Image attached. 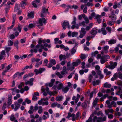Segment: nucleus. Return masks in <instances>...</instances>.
<instances>
[{
	"mask_svg": "<svg viewBox=\"0 0 122 122\" xmlns=\"http://www.w3.org/2000/svg\"><path fill=\"white\" fill-rule=\"evenodd\" d=\"M106 116H104L103 118L102 117H97V116H95L92 119L93 121L95 122L96 121V122H103L106 121Z\"/></svg>",
	"mask_w": 122,
	"mask_h": 122,
	"instance_id": "1",
	"label": "nucleus"
},
{
	"mask_svg": "<svg viewBox=\"0 0 122 122\" xmlns=\"http://www.w3.org/2000/svg\"><path fill=\"white\" fill-rule=\"evenodd\" d=\"M117 65V62H111L110 63V65L106 66V67L107 68L112 70L115 68Z\"/></svg>",
	"mask_w": 122,
	"mask_h": 122,
	"instance_id": "2",
	"label": "nucleus"
},
{
	"mask_svg": "<svg viewBox=\"0 0 122 122\" xmlns=\"http://www.w3.org/2000/svg\"><path fill=\"white\" fill-rule=\"evenodd\" d=\"M81 62V61L79 59L78 60L76 61L73 62L71 64V71H72L74 69L75 66H77V65Z\"/></svg>",
	"mask_w": 122,
	"mask_h": 122,
	"instance_id": "3",
	"label": "nucleus"
},
{
	"mask_svg": "<svg viewBox=\"0 0 122 122\" xmlns=\"http://www.w3.org/2000/svg\"><path fill=\"white\" fill-rule=\"evenodd\" d=\"M106 103L108 105L107 106V107L109 108H110L112 107V105H113L114 107H115L117 105L116 103L114 101L112 102L110 104H109L110 102L109 100L107 101L106 102Z\"/></svg>",
	"mask_w": 122,
	"mask_h": 122,
	"instance_id": "4",
	"label": "nucleus"
},
{
	"mask_svg": "<svg viewBox=\"0 0 122 122\" xmlns=\"http://www.w3.org/2000/svg\"><path fill=\"white\" fill-rule=\"evenodd\" d=\"M45 70V68H40L39 70L36 69L34 71L36 75L38 74L39 73H41L42 72Z\"/></svg>",
	"mask_w": 122,
	"mask_h": 122,
	"instance_id": "5",
	"label": "nucleus"
},
{
	"mask_svg": "<svg viewBox=\"0 0 122 122\" xmlns=\"http://www.w3.org/2000/svg\"><path fill=\"white\" fill-rule=\"evenodd\" d=\"M75 114L74 113L71 114L70 112H69L68 113V115L66 117V118L69 119L71 117H72V120L73 121H74L75 120Z\"/></svg>",
	"mask_w": 122,
	"mask_h": 122,
	"instance_id": "6",
	"label": "nucleus"
},
{
	"mask_svg": "<svg viewBox=\"0 0 122 122\" xmlns=\"http://www.w3.org/2000/svg\"><path fill=\"white\" fill-rule=\"evenodd\" d=\"M39 23L40 25L42 26L43 25V23H45L46 22V20L44 18L40 19L39 20Z\"/></svg>",
	"mask_w": 122,
	"mask_h": 122,
	"instance_id": "7",
	"label": "nucleus"
},
{
	"mask_svg": "<svg viewBox=\"0 0 122 122\" xmlns=\"http://www.w3.org/2000/svg\"><path fill=\"white\" fill-rule=\"evenodd\" d=\"M12 98V95H10L8 96V105H10L11 104L12 101H11Z\"/></svg>",
	"mask_w": 122,
	"mask_h": 122,
	"instance_id": "8",
	"label": "nucleus"
},
{
	"mask_svg": "<svg viewBox=\"0 0 122 122\" xmlns=\"http://www.w3.org/2000/svg\"><path fill=\"white\" fill-rule=\"evenodd\" d=\"M55 79H51V82L48 84V85L47 84H46V85L47 86L48 85L50 87H52L54 84V83L55 81Z\"/></svg>",
	"mask_w": 122,
	"mask_h": 122,
	"instance_id": "9",
	"label": "nucleus"
},
{
	"mask_svg": "<svg viewBox=\"0 0 122 122\" xmlns=\"http://www.w3.org/2000/svg\"><path fill=\"white\" fill-rule=\"evenodd\" d=\"M66 68L65 66H64L63 68L62 71L61 72V73L62 75H64L65 73H67Z\"/></svg>",
	"mask_w": 122,
	"mask_h": 122,
	"instance_id": "10",
	"label": "nucleus"
},
{
	"mask_svg": "<svg viewBox=\"0 0 122 122\" xmlns=\"http://www.w3.org/2000/svg\"><path fill=\"white\" fill-rule=\"evenodd\" d=\"M105 111L106 114L107 115L109 112L112 113L114 112V111L111 108L105 110Z\"/></svg>",
	"mask_w": 122,
	"mask_h": 122,
	"instance_id": "11",
	"label": "nucleus"
},
{
	"mask_svg": "<svg viewBox=\"0 0 122 122\" xmlns=\"http://www.w3.org/2000/svg\"><path fill=\"white\" fill-rule=\"evenodd\" d=\"M15 119V117H14L13 114L10 117V119L11 121H14V122H18L17 120Z\"/></svg>",
	"mask_w": 122,
	"mask_h": 122,
	"instance_id": "12",
	"label": "nucleus"
},
{
	"mask_svg": "<svg viewBox=\"0 0 122 122\" xmlns=\"http://www.w3.org/2000/svg\"><path fill=\"white\" fill-rule=\"evenodd\" d=\"M63 86V84L61 82L59 83L57 86V88L58 90H59L62 89Z\"/></svg>",
	"mask_w": 122,
	"mask_h": 122,
	"instance_id": "13",
	"label": "nucleus"
},
{
	"mask_svg": "<svg viewBox=\"0 0 122 122\" xmlns=\"http://www.w3.org/2000/svg\"><path fill=\"white\" fill-rule=\"evenodd\" d=\"M69 88L67 86L65 87L62 88V90L64 93H66L68 91Z\"/></svg>",
	"mask_w": 122,
	"mask_h": 122,
	"instance_id": "14",
	"label": "nucleus"
},
{
	"mask_svg": "<svg viewBox=\"0 0 122 122\" xmlns=\"http://www.w3.org/2000/svg\"><path fill=\"white\" fill-rule=\"evenodd\" d=\"M101 16L99 15H97L95 16V18L97 19V21L99 23H100L101 22V20L100 19Z\"/></svg>",
	"mask_w": 122,
	"mask_h": 122,
	"instance_id": "15",
	"label": "nucleus"
},
{
	"mask_svg": "<svg viewBox=\"0 0 122 122\" xmlns=\"http://www.w3.org/2000/svg\"><path fill=\"white\" fill-rule=\"evenodd\" d=\"M107 61V60H105L104 56L101 57L100 60V62L101 64H103L104 63Z\"/></svg>",
	"mask_w": 122,
	"mask_h": 122,
	"instance_id": "16",
	"label": "nucleus"
},
{
	"mask_svg": "<svg viewBox=\"0 0 122 122\" xmlns=\"http://www.w3.org/2000/svg\"><path fill=\"white\" fill-rule=\"evenodd\" d=\"M59 58L60 61H61L63 59L65 60L66 58V57L65 55H60L59 56Z\"/></svg>",
	"mask_w": 122,
	"mask_h": 122,
	"instance_id": "17",
	"label": "nucleus"
},
{
	"mask_svg": "<svg viewBox=\"0 0 122 122\" xmlns=\"http://www.w3.org/2000/svg\"><path fill=\"white\" fill-rule=\"evenodd\" d=\"M63 98V97L62 96H58L56 98V101H57L60 102L62 100Z\"/></svg>",
	"mask_w": 122,
	"mask_h": 122,
	"instance_id": "18",
	"label": "nucleus"
},
{
	"mask_svg": "<svg viewBox=\"0 0 122 122\" xmlns=\"http://www.w3.org/2000/svg\"><path fill=\"white\" fill-rule=\"evenodd\" d=\"M104 72L107 75H109L111 74V72L108 71L107 69H104Z\"/></svg>",
	"mask_w": 122,
	"mask_h": 122,
	"instance_id": "19",
	"label": "nucleus"
},
{
	"mask_svg": "<svg viewBox=\"0 0 122 122\" xmlns=\"http://www.w3.org/2000/svg\"><path fill=\"white\" fill-rule=\"evenodd\" d=\"M69 25V23L67 22H64L62 25V26L64 30L66 29V26H67Z\"/></svg>",
	"mask_w": 122,
	"mask_h": 122,
	"instance_id": "20",
	"label": "nucleus"
},
{
	"mask_svg": "<svg viewBox=\"0 0 122 122\" xmlns=\"http://www.w3.org/2000/svg\"><path fill=\"white\" fill-rule=\"evenodd\" d=\"M97 31L92 29L90 33L92 35H95L97 34Z\"/></svg>",
	"mask_w": 122,
	"mask_h": 122,
	"instance_id": "21",
	"label": "nucleus"
},
{
	"mask_svg": "<svg viewBox=\"0 0 122 122\" xmlns=\"http://www.w3.org/2000/svg\"><path fill=\"white\" fill-rule=\"evenodd\" d=\"M116 40L114 39H112L108 41L109 44H112L116 43Z\"/></svg>",
	"mask_w": 122,
	"mask_h": 122,
	"instance_id": "22",
	"label": "nucleus"
},
{
	"mask_svg": "<svg viewBox=\"0 0 122 122\" xmlns=\"http://www.w3.org/2000/svg\"><path fill=\"white\" fill-rule=\"evenodd\" d=\"M98 99L97 98H96L95 100H94L93 102V106L94 107H95L97 105V102Z\"/></svg>",
	"mask_w": 122,
	"mask_h": 122,
	"instance_id": "23",
	"label": "nucleus"
},
{
	"mask_svg": "<svg viewBox=\"0 0 122 122\" xmlns=\"http://www.w3.org/2000/svg\"><path fill=\"white\" fill-rule=\"evenodd\" d=\"M111 85L110 84H108L107 83H105L103 86L104 87L106 88H110L111 87Z\"/></svg>",
	"mask_w": 122,
	"mask_h": 122,
	"instance_id": "24",
	"label": "nucleus"
},
{
	"mask_svg": "<svg viewBox=\"0 0 122 122\" xmlns=\"http://www.w3.org/2000/svg\"><path fill=\"white\" fill-rule=\"evenodd\" d=\"M71 65V62L70 61L68 62L67 63V70H68L71 71V69H70V68L71 69V66H70Z\"/></svg>",
	"mask_w": 122,
	"mask_h": 122,
	"instance_id": "25",
	"label": "nucleus"
},
{
	"mask_svg": "<svg viewBox=\"0 0 122 122\" xmlns=\"http://www.w3.org/2000/svg\"><path fill=\"white\" fill-rule=\"evenodd\" d=\"M39 109V110L38 111V113L39 114L41 113L43 111V109L42 108V107L40 106L39 107H38Z\"/></svg>",
	"mask_w": 122,
	"mask_h": 122,
	"instance_id": "26",
	"label": "nucleus"
},
{
	"mask_svg": "<svg viewBox=\"0 0 122 122\" xmlns=\"http://www.w3.org/2000/svg\"><path fill=\"white\" fill-rule=\"evenodd\" d=\"M100 82V81L99 80H97L96 81H93L92 82L93 85L94 86L96 85H98Z\"/></svg>",
	"mask_w": 122,
	"mask_h": 122,
	"instance_id": "27",
	"label": "nucleus"
},
{
	"mask_svg": "<svg viewBox=\"0 0 122 122\" xmlns=\"http://www.w3.org/2000/svg\"><path fill=\"white\" fill-rule=\"evenodd\" d=\"M15 110H17L18 108L20 107V103H16L15 104Z\"/></svg>",
	"mask_w": 122,
	"mask_h": 122,
	"instance_id": "28",
	"label": "nucleus"
},
{
	"mask_svg": "<svg viewBox=\"0 0 122 122\" xmlns=\"http://www.w3.org/2000/svg\"><path fill=\"white\" fill-rule=\"evenodd\" d=\"M28 16L30 18L31 17H33L34 16V14L32 12L29 13L28 14Z\"/></svg>",
	"mask_w": 122,
	"mask_h": 122,
	"instance_id": "29",
	"label": "nucleus"
},
{
	"mask_svg": "<svg viewBox=\"0 0 122 122\" xmlns=\"http://www.w3.org/2000/svg\"><path fill=\"white\" fill-rule=\"evenodd\" d=\"M56 74L60 78H61L63 77V76L59 72H56Z\"/></svg>",
	"mask_w": 122,
	"mask_h": 122,
	"instance_id": "30",
	"label": "nucleus"
},
{
	"mask_svg": "<svg viewBox=\"0 0 122 122\" xmlns=\"http://www.w3.org/2000/svg\"><path fill=\"white\" fill-rule=\"evenodd\" d=\"M109 48V46H105L103 48L104 50L105 51V52L106 53L108 52L107 50Z\"/></svg>",
	"mask_w": 122,
	"mask_h": 122,
	"instance_id": "31",
	"label": "nucleus"
},
{
	"mask_svg": "<svg viewBox=\"0 0 122 122\" xmlns=\"http://www.w3.org/2000/svg\"><path fill=\"white\" fill-rule=\"evenodd\" d=\"M86 57V56L84 54H82L80 56V58L82 59H85Z\"/></svg>",
	"mask_w": 122,
	"mask_h": 122,
	"instance_id": "32",
	"label": "nucleus"
},
{
	"mask_svg": "<svg viewBox=\"0 0 122 122\" xmlns=\"http://www.w3.org/2000/svg\"><path fill=\"white\" fill-rule=\"evenodd\" d=\"M50 62L53 65H55L56 63V62L55 60L54 59H51L50 61Z\"/></svg>",
	"mask_w": 122,
	"mask_h": 122,
	"instance_id": "33",
	"label": "nucleus"
},
{
	"mask_svg": "<svg viewBox=\"0 0 122 122\" xmlns=\"http://www.w3.org/2000/svg\"><path fill=\"white\" fill-rule=\"evenodd\" d=\"M81 32L84 34V35H85L86 33V31H85V29L84 28H81Z\"/></svg>",
	"mask_w": 122,
	"mask_h": 122,
	"instance_id": "34",
	"label": "nucleus"
},
{
	"mask_svg": "<svg viewBox=\"0 0 122 122\" xmlns=\"http://www.w3.org/2000/svg\"><path fill=\"white\" fill-rule=\"evenodd\" d=\"M87 104L86 102L83 103L82 104V106L84 108H86L87 107Z\"/></svg>",
	"mask_w": 122,
	"mask_h": 122,
	"instance_id": "35",
	"label": "nucleus"
},
{
	"mask_svg": "<svg viewBox=\"0 0 122 122\" xmlns=\"http://www.w3.org/2000/svg\"><path fill=\"white\" fill-rule=\"evenodd\" d=\"M46 9L45 8H43V10L42 11V13H41V16L42 17H43L44 16L43 14L44 13H45L46 12Z\"/></svg>",
	"mask_w": 122,
	"mask_h": 122,
	"instance_id": "36",
	"label": "nucleus"
},
{
	"mask_svg": "<svg viewBox=\"0 0 122 122\" xmlns=\"http://www.w3.org/2000/svg\"><path fill=\"white\" fill-rule=\"evenodd\" d=\"M118 73H115L113 75V77H114L115 79H117V78L118 77Z\"/></svg>",
	"mask_w": 122,
	"mask_h": 122,
	"instance_id": "37",
	"label": "nucleus"
},
{
	"mask_svg": "<svg viewBox=\"0 0 122 122\" xmlns=\"http://www.w3.org/2000/svg\"><path fill=\"white\" fill-rule=\"evenodd\" d=\"M97 114L98 116H99L101 115L102 116L103 115V113L101 111H99L97 113Z\"/></svg>",
	"mask_w": 122,
	"mask_h": 122,
	"instance_id": "38",
	"label": "nucleus"
},
{
	"mask_svg": "<svg viewBox=\"0 0 122 122\" xmlns=\"http://www.w3.org/2000/svg\"><path fill=\"white\" fill-rule=\"evenodd\" d=\"M25 84L26 85L28 84H29L30 86L32 85L33 84V83L32 82H30V81H27L25 83Z\"/></svg>",
	"mask_w": 122,
	"mask_h": 122,
	"instance_id": "39",
	"label": "nucleus"
},
{
	"mask_svg": "<svg viewBox=\"0 0 122 122\" xmlns=\"http://www.w3.org/2000/svg\"><path fill=\"white\" fill-rule=\"evenodd\" d=\"M20 94H18L16 95V96H15L14 97V100H16L18 98H20Z\"/></svg>",
	"mask_w": 122,
	"mask_h": 122,
	"instance_id": "40",
	"label": "nucleus"
},
{
	"mask_svg": "<svg viewBox=\"0 0 122 122\" xmlns=\"http://www.w3.org/2000/svg\"><path fill=\"white\" fill-rule=\"evenodd\" d=\"M118 77L122 79V74L121 72H118Z\"/></svg>",
	"mask_w": 122,
	"mask_h": 122,
	"instance_id": "41",
	"label": "nucleus"
},
{
	"mask_svg": "<svg viewBox=\"0 0 122 122\" xmlns=\"http://www.w3.org/2000/svg\"><path fill=\"white\" fill-rule=\"evenodd\" d=\"M84 19L85 21V23H86L87 24L89 23V20L87 17H86L85 18H84Z\"/></svg>",
	"mask_w": 122,
	"mask_h": 122,
	"instance_id": "42",
	"label": "nucleus"
},
{
	"mask_svg": "<svg viewBox=\"0 0 122 122\" xmlns=\"http://www.w3.org/2000/svg\"><path fill=\"white\" fill-rule=\"evenodd\" d=\"M93 76L92 75H90L89 77V82H90L91 81V79L92 78H93Z\"/></svg>",
	"mask_w": 122,
	"mask_h": 122,
	"instance_id": "43",
	"label": "nucleus"
},
{
	"mask_svg": "<svg viewBox=\"0 0 122 122\" xmlns=\"http://www.w3.org/2000/svg\"><path fill=\"white\" fill-rule=\"evenodd\" d=\"M76 51V49H75L74 48H73L72 50L71 51V53L72 54H73Z\"/></svg>",
	"mask_w": 122,
	"mask_h": 122,
	"instance_id": "44",
	"label": "nucleus"
},
{
	"mask_svg": "<svg viewBox=\"0 0 122 122\" xmlns=\"http://www.w3.org/2000/svg\"><path fill=\"white\" fill-rule=\"evenodd\" d=\"M57 105V104L55 103H52L51 105V107H56Z\"/></svg>",
	"mask_w": 122,
	"mask_h": 122,
	"instance_id": "45",
	"label": "nucleus"
},
{
	"mask_svg": "<svg viewBox=\"0 0 122 122\" xmlns=\"http://www.w3.org/2000/svg\"><path fill=\"white\" fill-rule=\"evenodd\" d=\"M85 22L84 21L82 22L81 23L79 24V25L80 26H81V25H82L83 26L85 25Z\"/></svg>",
	"mask_w": 122,
	"mask_h": 122,
	"instance_id": "46",
	"label": "nucleus"
},
{
	"mask_svg": "<svg viewBox=\"0 0 122 122\" xmlns=\"http://www.w3.org/2000/svg\"><path fill=\"white\" fill-rule=\"evenodd\" d=\"M101 30L103 34L106 35V32L104 29H102Z\"/></svg>",
	"mask_w": 122,
	"mask_h": 122,
	"instance_id": "47",
	"label": "nucleus"
},
{
	"mask_svg": "<svg viewBox=\"0 0 122 122\" xmlns=\"http://www.w3.org/2000/svg\"><path fill=\"white\" fill-rule=\"evenodd\" d=\"M97 112L96 111H95L93 112L92 113L91 115V117H93L94 116L96 115L97 114Z\"/></svg>",
	"mask_w": 122,
	"mask_h": 122,
	"instance_id": "48",
	"label": "nucleus"
},
{
	"mask_svg": "<svg viewBox=\"0 0 122 122\" xmlns=\"http://www.w3.org/2000/svg\"><path fill=\"white\" fill-rule=\"evenodd\" d=\"M92 5L93 4L92 3H90L89 2H88L85 5V6H86V5L89 6L91 5L92 6Z\"/></svg>",
	"mask_w": 122,
	"mask_h": 122,
	"instance_id": "49",
	"label": "nucleus"
},
{
	"mask_svg": "<svg viewBox=\"0 0 122 122\" xmlns=\"http://www.w3.org/2000/svg\"><path fill=\"white\" fill-rule=\"evenodd\" d=\"M98 53V52L97 51H95L94 53H92V55L93 56H95L96 54H97Z\"/></svg>",
	"mask_w": 122,
	"mask_h": 122,
	"instance_id": "50",
	"label": "nucleus"
},
{
	"mask_svg": "<svg viewBox=\"0 0 122 122\" xmlns=\"http://www.w3.org/2000/svg\"><path fill=\"white\" fill-rule=\"evenodd\" d=\"M117 83L118 85H122V82L120 81H118Z\"/></svg>",
	"mask_w": 122,
	"mask_h": 122,
	"instance_id": "51",
	"label": "nucleus"
},
{
	"mask_svg": "<svg viewBox=\"0 0 122 122\" xmlns=\"http://www.w3.org/2000/svg\"><path fill=\"white\" fill-rule=\"evenodd\" d=\"M95 69L97 71L100 70V67L99 66L97 65L95 67Z\"/></svg>",
	"mask_w": 122,
	"mask_h": 122,
	"instance_id": "52",
	"label": "nucleus"
},
{
	"mask_svg": "<svg viewBox=\"0 0 122 122\" xmlns=\"http://www.w3.org/2000/svg\"><path fill=\"white\" fill-rule=\"evenodd\" d=\"M6 103H5L3 104V107H2V109L3 110H4L5 109L6 107Z\"/></svg>",
	"mask_w": 122,
	"mask_h": 122,
	"instance_id": "53",
	"label": "nucleus"
},
{
	"mask_svg": "<svg viewBox=\"0 0 122 122\" xmlns=\"http://www.w3.org/2000/svg\"><path fill=\"white\" fill-rule=\"evenodd\" d=\"M23 100L22 99H20L18 100V103H20V104L21 103L23 102Z\"/></svg>",
	"mask_w": 122,
	"mask_h": 122,
	"instance_id": "54",
	"label": "nucleus"
},
{
	"mask_svg": "<svg viewBox=\"0 0 122 122\" xmlns=\"http://www.w3.org/2000/svg\"><path fill=\"white\" fill-rule=\"evenodd\" d=\"M86 122H92V117H90Z\"/></svg>",
	"mask_w": 122,
	"mask_h": 122,
	"instance_id": "55",
	"label": "nucleus"
},
{
	"mask_svg": "<svg viewBox=\"0 0 122 122\" xmlns=\"http://www.w3.org/2000/svg\"><path fill=\"white\" fill-rule=\"evenodd\" d=\"M34 26V25H33L32 24H29V25L28 26V27L29 28H32Z\"/></svg>",
	"mask_w": 122,
	"mask_h": 122,
	"instance_id": "56",
	"label": "nucleus"
},
{
	"mask_svg": "<svg viewBox=\"0 0 122 122\" xmlns=\"http://www.w3.org/2000/svg\"><path fill=\"white\" fill-rule=\"evenodd\" d=\"M36 1H34L32 5L35 7L36 8L37 7V5L36 4Z\"/></svg>",
	"mask_w": 122,
	"mask_h": 122,
	"instance_id": "57",
	"label": "nucleus"
},
{
	"mask_svg": "<svg viewBox=\"0 0 122 122\" xmlns=\"http://www.w3.org/2000/svg\"><path fill=\"white\" fill-rule=\"evenodd\" d=\"M18 41H16L14 44V45L15 46H17V48L18 49Z\"/></svg>",
	"mask_w": 122,
	"mask_h": 122,
	"instance_id": "58",
	"label": "nucleus"
},
{
	"mask_svg": "<svg viewBox=\"0 0 122 122\" xmlns=\"http://www.w3.org/2000/svg\"><path fill=\"white\" fill-rule=\"evenodd\" d=\"M106 29L110 33L111 32V29L109 27H107L106 28Z\"/></svg>",
	"mask_w": 122,
	"mask_h": 122,
	"instance_id": "59",
	"label": "nucleus"
},
{
	"mask_svg": "<svg viewBox=\"0 0 122 122\" xmlns=\"http://www.w3.org/2000/svg\"><path fill=\"white\" fill-rule=\"evenodd\" d=\"M77 33L76 32H72V37H74L75 35L77 34Z\"/></svg>",
	"mask_w": 122,
	"mask_h": 122,
	"instance_id": "60",
	"label": "nucleus"
},
{
	"mask_svg": "<svg viewBox=\"0 0 122 122\" xmlns=\"http://www.w3.org/2000/svg\"><path fill=\"white\" fill-rule=\"evenodd\" d=\"M96 72L97 73V74L99 75H100L102 74L101 71L100 70L97 71H96Z\"/></svg>",
	"mask_w": 122,
	"mask_h": 122,
	"instance_id": "61",
	"label": "nucleus"
},
{
	"mask_svg": "<svg viewBox=\"0 0 122 122\" xmlns=\"http://www.w3.org/2000/svg\"><path fill=\"white\" fill-rule=\"evenodd\" d=\"M25 102H27L28 104L30 103L31 102V101L30 100H29L28 99H27L25 100Z\"/></svg>",
	"mask_w": 122,
	"mask_h": 122,
	"instance_id": "62",
	"label": "nucleus"
},
{
	"mask_svg": "<svg viewBox=\"0 0 122 122\" xmlns=\"http://www.w3.org/2000/svg\"><path fill=\"white\" fill-rule=\"evenodd\" d=\"M37 97L36 96L33 95L32 99L33 100L35 101L37 100Z\"/></svg>",
	"mask_w": 122,
	"mask_h": 122,
	"instance_id": "63",
	"label": "nucleus"
},
{
	"mask_svg": "<svg viewBox=\"0 0 122 122\" xmlns=\"http://www.w3.org/2000/svg\"><path fill=\"white\" fill-rule=\"evenodd\" d=\"M25 90L27 91L29 89V87L28 86H25L24 88Z\"/></svg>",
	"mask_w": 122,
	"mask_h": 122,
	"instance_id": "64",
	"label": "nucleus"
}]
</instances>
